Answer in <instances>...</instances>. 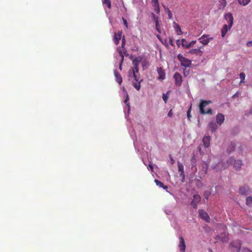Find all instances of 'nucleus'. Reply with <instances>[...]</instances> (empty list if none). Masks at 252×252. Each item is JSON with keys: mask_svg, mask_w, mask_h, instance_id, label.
I'll list each match as a JSON object with an SVG mask.
<instances>
[{"mask_svg": "<svg viewBox=\"0 0 252 252\" xmlns=\"http://www.w3.org/2000/svg\"><path fill=\"white\" fill-rule=\"evenodd\" d=\"M133 71L136 74V73H138L139 71L138 66H134L133 68L132 69V73L133 74Z\"/></svg>", "mask_w": 252, "mask_h": 252, "instance_id": "obj_37", "label": "nucleus"}, {"mask_svg": "<svg viewBox=\"0 0 252 252\" xmlns=\"http://www.w3.org/2000/svg\"><path fill=\"white\" fill-rule=\"evenodd\" d=\"M179 42V40H178V41H177V44H178Z\"/></svg>", "mask_w": 252, "mask_h": 252, "instance_id": "obj_59", "label": "nucleus"}, {"mask_svg": "<svg viewBox=\"0 0 252 252\" xmlns=\"http://www.w3.org/2000/svg\"><path fill=\"white\" fill-rule=\"evenodd\" d=\"M128 100H129L128 96L127 95V96L125 100V102L126 103Z\"/></svg>", "mask_w": 252, "mask_h": 252, "instance_id": "obj_53", "label": "nucleus"}, {"mask_svg": "<svg viewBox=\"0 0 252 252\" xmlns=\"http://www.w3.org/2000/svg\"><path fill=\"white\" fill-rule=\"evenodd\" d=\"M155 7V11L158 14L160 12L159 6L158 5L156 6H154Z\"/></svg>", "mask_w": 252, "mask_h": 252, "instance_id": "obj_41", "label": "nucleus"}, {"mask_svg": "<svg viewBox=\"0 0 252 252\" xmlns=\"http://www.w3.org/2000/svg\"><path fill=\"white\" fill-rule=\"evenodd\" d=\"M234 242H232L231 243V245L232 246V247H236V248L238 249V251H240V248H241V243H240V242H237V245L236 246L234 245Z\"/></svg>", "mask_w": 252, "mask_h": 252, "instance_id": "obj_32", "label": "nucleus"}, {"mask_svg": "<svg viewBox=\"0 0 252 252\" xmlns=\"http://www.w3.org/2000/svg\"><path fill=\"white\" fill-rule=\"evenodd\" d=\"M178 59L181 63V65L183 66L187 67L190 66L191 61L183 57L181 54H179L177 56Z\"/></svg>", "mask_w": 252, "mask_h": 252, "instance_id": "obj_3", "label": "nucleus"}, {"mask_svg": "<svg viewBox=\"0 0 252 252\" xmlns=\"http://www.w3.org/2000/svg\"><path fill=\"white\" fill-rule=\"evenodd\" d=\"M219 2L223 7L226 5L227 2L226 0H220Z\"/></svg>", "mask_w": 252, "mask_h": 252, "instance_id": "obj_36", "label": "nucleus"}, {"mask_svg": "<svg viewBox=\"0 0 252 252\" xmlns=\"http://www.w3.org/2000/svg\"><path fill=\"white\" fill-rule=\"evenodd\" d=\"M222 234H221V235L220 236H219V238H220V240L222 241V242H227L228 241V237H227V236L226 234H224L223 235H224V238L222 237Z\"/></svg>", "mask_w": 252, "mask_h": 252, "instance_id": "obj_31", "label": "nucleus"}, {"mask_svg": "<svg viewBox=\"0 0 252 252\" xmlns=\"http://www.w3.org/2000/svg\"><path fill=\"white\" fill-rule=\"evenodd\" d=\"M151 15H152V17L155 22L158 20V17L156 16V15L154 13H152L151 14Z\"/></svg>", "mask_w": 252, "mask_h": 252, "instance_id": "obj_39", "label": "nucleus"}, {"mask_svg": "<svg viewBox=\"0 0 252 252\" xmlns=\"http://www.w3.org/2000/svg\"><path fill=\"white\" fill-rule=\"evenodd\" d=\"M202 48V46H200L198 48L192 49L189 52V53L191 54H194L199 56H202L203 54V52L202 50H201V49Z\"/></svg>", "mask_w": 252, "mask_h": 252, "instance_id": "obj_11", "label": "nucleus"}, {"mask_svg": "<svg viewBox=\"0 0 252 252\" xmlns=\"http://www.w3.org/2000/svg\"><path fill=\"white\" fill-rule=\"evenodd\" d=\"M170 159L171 164H174L175 163V160L173 158L171 155H170Z\"/></svg>", "mask_w": 252, "mask_h": 252, "instance_id": "obj_46", "label": "nucleus"}, {"mask_svg": "<svg viewBox=\"0 0 252 252\" xmlns=\"http://www.w3.org/2000/svg\"><path fill=\"white\" fill-rule=\"evenodd\" d=\"M210 137L209 136H205L202 139L204 146L205 148H208L210 146Z\"/></svg>", "mask_w": 252, "mask_h": 252, "instance_id": "obj_15", "label": "nucleus"}, {"mask_svg": "<svg viewBox=\"0 0 252 252\" xmlns=\"http://www.w3.org/2000/svg\"><path fill=\"white\" fill-rule=\"evenodd\" d=\"M174 28L176 31L177 34H179V35L181 34L182 31H181V28L180 26L178 24L176 23L175 22H174Z\"/></svg>", "mask_w": 252, "mask_h": 252, "instance_id": "obj_21", "label": "nucleus"}, {"mask_svg": "<svg viewBox=\"0 0 252 252\" xmlns=\"http://www.w3.org/2000/svg\"><path fill=\"white\" fill-rule=\"evenodd\" d=\"M141 61L142 58L141 57H136L132 61V64L134 66H138L139 64Z\"/></svg>", "mask_w": 252, "mask_h": 252, "instance_id": "obj_18", "label": "nucleus"}, {"mask_svg": "<svg viewBox=\"0 0 252 252\" xmlns=\"http://www.w3.org/2000/svg\"><path fill=\"white\" fill-rule=\"evenodd\" d=\"M213 37H210L209 34H203L199 38L198 40L203 45H207L210 41L213 40Z\"/></svg>", "mask_w": 252, "mask_h": 252, "instance_id": "obj_5", "label": "nucleus"}, {"mask_svg": "<svg viewBox=\"0 0 252 252\" xmlns=\"http://www.w3.org/2000/svg\"><path fill=\"white\" fill-rule=\"evenodd\" d=\"M184 73L186 75V73H187V72H185V69H184Z\"/></svg>", "mask_w": 252, "mask_h": 252, "instance_id": "obj_56", "label": "nucleus"}, {"mask_svg": "<svg viewBox=\"0 0 252 252\" xmlns=\"http://www.w3.org/2000/svg\"><path fill=\"white\" fill-rule=\"evenodd\" d=\"M190 162L192 167L196 166V159L194 156H192L190 159Z\"/></svg>", "mask_w": 252, "mask_h": 252, "instance_id": "obj_27", "label": "nucleus"}, {"mask_svg": "<svg viewBox=\"0 0 252 252\" xmlns=\"http://www.w3.org/2000/svg\"><path fill=\"white\" fill-rule=\"evenodd\" d=\"M102 2L103 4H106L109 9H111V2L110 0H104Z\"/></svg>", "mask_w": 252, "mask_h": 252, "instance_id": "obj_28", "label": "nucleus"}, {"mask_svg": "<svg viewBox=\"0 0 252 252\" xmlns=\"http://www.w3.org/2000/svg\"><path fill=\"white\" fill-rule=\"evenodd\" d=\"M238 94V93H236V94H235L233 96V97L235 96H236V95H237Z\"/></svg>", "mask_w": 252, "mask_h": 252, "instance_id": "obj_55", "label": "nucleus"}, {"mask_svg": "<svg viewBox=\"0 0 252 252\" xmlns=\"http://www.w3.org/2000/svg\"><path fill=\"white\" fill-rule=\"evenodd\" d=\"M165 9L167 13L168 18L169 19H172V14L171 10L169 9H168L167 7L165 8Z\"/></svg>", "mask_w": 252, "mask_h": 252, "instance_id": "obj_33", "label": "nucleus"}, {"mask_svg": "<svg viewBox=\"0 0 252 252\" xmlns=\"http://www.w3.org/2000/svg\"><path fill=\"white\" fill-rule=\"evenodd\" d=\"M133 77L134 78V79L135 81L138 82L140 81V80H139V78L137 76L136 74L133 71V74H132Z\"/></svg>", "mask_w": 252, "mask_h": 252, "instance_id": "obj_38", "label": "nucleus"}, {"mask_svg": "<svg viewBox=\"0 0 252 252\" xmlns=\"http://www.w3.org/2000/svg\"><path fill=\"white\" fill-rule=\"evenodd\" d=\"M122 31H119L118 32L114 33V36L113 38L114 42L116 45H118L119 43V41L122 37Z\"/></svg>", "mask_w": 252, "mask_h": 252, "instance_id": "obj_10", "label": "nucleus"}, {"mask_svg": "<svg viewBox=\"0 0 252 252\" xmlns=\"http://www.w3.org/2000/svg\"><path fill=\"white\" fill-rule=\"evenodd\" d=\"M116 78H117V81L119 84H121L122 82V78L120 74L118 73L117 72H115Z\"/></svg>", "mask_w": 252, "mask_h": 252, "instance_id": "obj_26", "label": "nucleus"}, {"mask_svg": "<svg viewBox=\"0 0 252 252\" xmlns=\"http://www.w3.org/2000/svg\"><path fill=\"white\" fill-rule=\"evenodd\" d=\"M247 46L248 47H251L252 46V41H248L247 43Z\"/></svg>", "mask_w": 252, "mask_h": 252, "instance_id": "obj_48", "label": "nucleus"}, {"mask_svg": "<svg viewBox=\"0 0 252 252\" xmlns=\"http://www.w3.org/2000/svg\"><path fill=\"white\" fill-rule=\"evenodd\" d=\"M225 19L227 21L228 25H224L221 29V34L222 37H224L227 32L232 27L233 24V17L232 14L229 12L224 15Z\"/></svg>", "mask_w": 252, "mask_h": 252, "instance_id": "obj_1", "label": "nucleus"}, {"mask_svg": "<svg viewBox=\"0 0 252 252\" xmlns=\"http://www.w3.org/2000/svg\"><path fill=\"white\" fill-rule=\"evenodd\" d=\"M172 116H173L172 110V109H171V110L169 111V112H168V116L171 118V117H172Z\"/></svg>", "mask_w": 252, "mask_h": 252, "instance_id": "obj_47", "label": "nucleus"}, {"mask_svg": "<svg viewBox=\"0 0 252 252\" xmlns=\"http://www.w3.org/2000/svg\"><path fill=\"white\" fill-rule=\"evenodd\" d=\"M224 121V116L222 113H218L216 116V122L219 125H221Z\"/></svg>", "mask_w": 252, "mask_h": 252, "instance_id": "obj_12", "label": "nucleus"}, {"mask_svg": "<svg viewBox=\"0 0 252 252\" xmlns=\"http://www.w3.org/2000/svg\"><path fill=\"white\" fill-rule=\"evenodd\" d=\"M235 148V144H234L233 143H231L227 149V151L228 153H230L234 150Z\"/></svg>", "mask_w": 252, "mask_h": 252, "instance_id": "obj_22", "label": "nucleus"}, {"mask_svg": "<svg viewBox=\"0 0 252 252\" xmlns=\"http://www.w3.org/2000/svg\"><path fill=\"white\" fill-rule=\"evenodd\" d=\"M149 166L153 170V167L152 165L149 164Z\"/></svg>", "mask_w": 252, "mask_h": 252, "instance_id": "obj_54", "label": "nucleus"}, {"mask_svg": "<svg viewBox=\"0 0 252 252\" xmlns=\"http://www.w3.org/2000/svg\"><path fill=\"white\" fill-rule=\"evenodd\" d=\"M142 81V80H140V81H138L137 83H135L133 84V87L137 90H139L141 87L140 82Z\"/></svg>", "mask_w": 252, "mask_h": 252, "instance_id": "obj_30", "label": "nucleus"}, {"mask_svg": "<svg viewBox=\"0 0 252 252\" xmlns=\"http://www.w3.org/2000/svg\"><path fill=\"white\" fill-rule=\"evenodd\" d=\"M201 200V197L198 194H194L193 196V199L192 201H194L196 203H199Z\"/></svg>", "mask_w": 252, "mask_h": 252, "instance_id": "obj_25", "label": "nucleus"}, {"mask_svg": "<svg viewBox=\"0 0 252 252\" xmlns=\"http://www.w3.org/2000/svg\"><path fill=\"white\" fill-rule=\"evenodd\" d=\"M209 128L212 132H214L218 128L217 125L214 122H211L209 124Z\"/></svg>", "mask_w": 252, "mask_h": 252, "instance_id": "obj_17", "label": "nucleus"}, {"mask_svg": "<svg viewBox=\"0 0 252 252\" xmlns=\"http://www.w3.org/2000/svg\"><path fill=\"white\" fill-rule=\"evenodd\" d=\"M122 49H121V50H122V52H123V55L125 54L126 55V49L125 48V36H124L122 38ZM118 49H120V48H118L117 49V50L118 51Z\"/></svg>", "mask_w": 252, "mask_h": 252, "instance_id": "obj_19", "label": "nucleus"}, {"mask_svg": "<svg viewBox=\"0 0 252 252\" xmlns=\"http://www.w3.org/2000/svg\"><path fill=\"white\" fill-rule=\"evenodd\" d=\"M173 77L175 81V85L177 86H181L183 82L182 76L178 72H176L174 75Z\"/></svg>", "mask_w": 252, "mask_h": 252, "instance_id": "obj_6", "label": "nucleus"}, {"mask_svg": "<svg viewBox=\"0 0 252 252\" xmlns=\"http://www.w3.org/2000/svg\"><path fill=\"white\" fill-rule=\"evenodd\" d=\"M246 204L247 205L251 206L252 204V197H249L246 199Z\"/></svg>", "mask_w": 252, "mask_h": 252, "instance_id": "obj_35", "label": "nucleus"}, {"mask_svg": "<svg viewBox=\"0 0 252 252\" xmlns=\"http://www.w3.org/2000/svg\"><path fill=\"white\" fill-rule=\"evenodd\" d=\"M118 53L120 55V56L121 57V63H120V66H119V68L120 69H122V63L124 61V55H123V52L122 51V50L121 49H118Z\"/></svg>", "mask_w": 252, "mask_h": 252, "instance_id": "obj_24", "label": "nucleus"}, {"mask_svg": "<svg viewBox=\"0 0 252 252\" xmlns=\"http://www.w3.org/2000/svg\"><path fill=\"white\" fill-rule=\"evenodd\" d=\"M197 185L198 186H202V182H201V181H200V180H197Z\"/></svg>", "mask_w": 252, "mask_h": 252, "instance_id": "obj_49", "label": "nucleus"}, {"mask_svg": "<svg viewBox=\"0 0 252 252\" xmlns=\"http://www.w3.org/2000/svg\"><path fill=\"white\" fill-rule=\"evenodd\" d=\"M197 203H198L195 202L194 201H192L191 202V205L193 206L194 208H196Z\"/></svg>", "mask_w": 252, "mask_h": 252, "instance_id": "obj_44", "label": "nucleus"}, {"mask_svg": "<svg viewBox=\"0 0 252 252\" xmlns=\"http://www.w3.org/2000/svg\"><path fill=\"white\" fill-rule=\"evenodd\" d=\"M232 163H234L233 167L236 170L239 169L242 165L241 160H234V159L233 158H229V159L228 160H227V165L228 166L230 164H232Z\"/></svg>", "mask_w": 252, "mask_h": 252, "instance_id": "obj_4", "label": "nucleus"}, {"mask_svg": "<svg viewBox=\"0 0 252 252\" xmlns=\"http://www.w3.org/2000/svg\"><path fill=\"white\" fill-rule=\"evenodd\" d=\"M191 108V106L190 107V108L188 109L187 111V116L189 119H190V118L191 117L190 115Z\"/></svg>", "mask_w": 252, "mask_h": 252, "instance_id": "obj_40", "label": "nucleus"}, {"mask_svg": "<svg viewBox=\"0 0 252 252\" xmlns=\"http://www.w3.org/2000/svg\"><path fill=\"white\" fill-rule=\"evenodd\" d=\"M156 30L158 31V32L160 33L161 31H160V28H159V27H156Z\"/></svg>", "mask_w": 252, "mask_h": 252, "instance_id": "obj_52", "label": "nucleus"}, {"mask_svg": "<svg viewBox=\"0 0 252 252\" xmlns=\"http://www.w3.org/2000/svg\"><path fill=\"white\" fill-rule=\"evenodd\" d=\"M198 213L200 217L202 219H203L207 222H209L210 221V219L208 214L203 210H199Z\"/></svg>", "mask_w": 252, "mask_h": 252, "instance_id": "obj_7", "label": "nucleus"}, {"mask_svg": "<svg viewBox=\"0 0 252 252\" xmlns=\"http://www.w3.org/2000/svg\"><path fill=\"white\" fill-rule=\"evenodd\" d=\"M155 182L158 186H159L160 188H163L164 189H167L168 188L167 186H165L163 183L157 179L155 180Z\"/></svg>", "mask_w": 252, "mask_h": 252, "instance_id": "obj_20", "label": "nucleus"}, {"mask_svg": "<svg viewBox=\"0 0 252 252\" xmlns=\"http://www.w3.org/2000/svg\"><path fill=\"white\" fill-rule=\"evenodd\" d=\"M212 103L211 100H200V102L199 105L200 113L201 114H212V110L211 108L208 109L206 111L205 110L204 107L208 104Z\"/></svg>", "mask_w": 252, "mask_h": 252, "instance_id": "obj_2", "label": "nucleus"}, {"mask_svg": "<svg viewBox=\"0 0 252 252\" xmlns=\"http://www.w3.org/2000/svg\"><path fill=\"white\" fill-rule=\"evenodd\" d=\"M196 41L193 40L189 43L185 39H182V45L186 48H189L193 46L195 44Z\"/></svg>", "mask_w": 252, "mask_h": 252, "instance_id": "obj_8", "label": "nucleus"}, {"mask_svg": "<svg viewBox=\"0 0 252 252\" xmlns=\"http://www.w3.org/2000/svg\"><path fill=\"white\" fill-rule=\"evenodd\" d=\"M250 113H251V114H252V109H251V111H250Z\"/></svg>", "mask_w": 252, "mask_h": 252, "instance_id": "obj_58", "label": "nucleus"}, {"mask_svg": "<svg viewBox=\"0 0 252 252\" xmlns=\"http://www.w3.org/2000/svg\"><path fill=\"white\" fill-rule=\"evenodd\" d=\"M249 191V189L247 186L242 187L239 189V192L242 195H246Z\"/></svg>", "mask_w": 252, "mask_h": 252, "instance_id": "obj_16", "label": "nucleus"}, {"mask_svg": "<svg viewBox=\"0 0 252 252\" xmlns=\"http://www.w3.org/2000/svg\"><path fill=\"white\" fill-rule=\"evenodd\" d=\"M240 78L241 79V81L240 82V84L242 83H244V80L245 79V74L243 72H241L239 74Z\"/></svg>", "mask_w": 252, "mask_h": 252, "instance_id": "obj_29", "label": "nucleus"}, {"mask_svg": "<svg viewBox=\"0 0 252 252\" xmlns=\"http://www.w3.org/2000/svg\"><path fill=\"white\" fill-rule=\"evenodd\" d=\"M184 73L186 75V73H187V72H185V69H184Z\"/></svg>", "mask_w": 252, "mask_h": 252, "instance_id": "obj_57", "label": "nucleus"}, {"mask_svg": "<svg viewBox=\"0 0 252 252\" xmlns=\"http://www.w3.org/2000/svg\"><path fill=\"white\" fill-rule=\"evenodd\" d=\"M210 193L209 192L205 191L204 193V195L205 196V198L207 199L208 198L209 196L210 195Z\"/></svg>", "mask_w": 252, "mask_h": 252, "instance_id": "obj_45", "label": "nucleus"}, {"mask_svg": "<svg viewBox=\"0 0 252 252\" xmlns=\"http://www.w3.org/2000/svg\"><path fill=\"white\" fill-rule=\"evenodd\" d=\"M157 72L159 75L158 79L159 80H163L165 77V73L164 70L161 67H158Z\"/></svg>", "mask_w": 252, "mask_h": 252, "instance_id": "obj_14", "label": "nucleus"}, {"mask_svg": "<svg viewBox=\"0 0 252 252\" xmlns=\"http://www.w3.org/2000/svg\"><path fill=\"white\" fill-rule=\"evenodd\" d=\"M251 0H238V2L240 5L245 6L248 4Z\"/></svg>", "mask_w": 252, "mask_h": 252, "instance_id": "obj_23", "label": "nucleus"}, {"mask_svg": "<svg viewBox=\"0 0 252 252\" xmlns=\"http://www.w3.org/2000/svg\"><path fill=\"white\" fill-rule=\"evenodd\" d=\"M178 168L179 172H180V176L182 178V182H184L185 178L184 174V167L183 164L179 161L178 162Z\"/></svg>", "mask_w": 252, "mask_h": 252, "instance_id": "obj_9", "label": "nucleus"}, {"mask_svg": "<svg viewBox=\"0 0 252 252\" xmlns=\"http://www.w3.org/2000/svg\"><path fill=\"white\" fill-rule=\"evenodd\" d=\"M169 93V91L167 92V94H163L162 95V99L165 102V103H166L167 101V100L168 99V94Z\"/></svg>", "mask_w": 252, "mask_h": 252, "instance_id": "obj_34", "label": "nucleus"}, {"mask_svg": "<svg viewBox=\"0 0 252 252\" xmlns=\"http://www.w3.org/2000/svg\"><path fill=\"white\" fill-rule=\"evenodd\" d=\"M179 239H180V243L179 245V247L181 252H185L186 251V246L184 239L182 236H181L180 237Z\"/></svg>", "mask_w": 252, "mask_h": 252, "instance_id": "obj_13", "label": "nucleus"}, {"mask_svg": "<svg viewBox=\"0 0 252 252\" xmlns=\"http://www.w3.org/2000/svg\"><path fill=\"white\" fill-rule=\"evenodd\" d=\"M159 5L158 0H153V6H156Z\"/></svg>", "mask_w": 252, "mask_h": 252, "instance_id": "obj_43", "label": "nucleus"}, {"mask_svg": "<svg viewBox=\"0 0 252 252\" xmlns=\"http://www.w3.org/2000/svg\"><path fill=\"white\" fill-rule=\"evenodd\" d=\"M243 252H252V251L248 249H244L243 250Z\"/></svg>", "mask_w": 252, "mask_h": 252, "instance_id": "obj_50", "label": "nucleus"}, {"mask_svg": "<svg viewBox=\"0 0 252 252\" xmlns=\"http://www.w3.org/2000/svg\"><path fill=\"white\" fill-rule=\"evenodd\" d=\"M122 19H123V21L124 25L125 26L126 28L127 29L128 28V24H127V21L124 18H123Z\"/></svg>", "mask_w": 252, "mask_h": 252, "instance_id": "obj_42", "label": "nucleus"}, {"mask_svg": "<svg viewBox=\"0 0 252 252\" xmlns=\"http://www.w3.org/2000/svg\"><path fill=\"white\" fill-rule=\"evenodd\" d=\"M155 22L156 27H159V22H158V20L157 21H155Z\"/></svg>", "mask_w": 252, "mask_h": 252, "instance_id": "obj_51", "label": "nucleus"}]
</instances>
